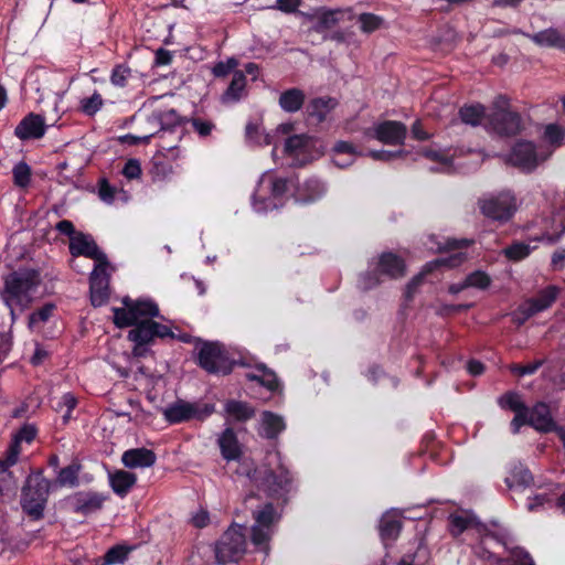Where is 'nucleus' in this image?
I'll use <instances>...</instances> for the list:
<instances>
[{
	"instance_id": "nucleus-1",
	"label": "nucleus",
	"mask_w": 565,
	"mask_h": 565,
	"mask_svg": "<svg viewBox=\"0 0 565 565\" xmlns=\"http://www.w3.org/2000/svg\"><path fill=\"white\" fill-rule=\"evenodd\" d=\"M370 268L358 276L356 286L362 291L377 288L385 280H398L406 276L405 259L394 252H383L370 262Z\"/></svg>"
},
{
	"instance_id": "nucleus-2",
	"label": "nucleus",
	"mask_w": 565,
	"mask_h": 565,
	"mask_svg": "<svg viewBox=\"0 0 565 565\" xmlns=\"http://www.w3.org/2000/svg\"><path fill=\"white\" fill-rule=\"evenodd\" d=\"M41 284V274L34 268H20L4 278L3 299L12 307H26L32 300V294Z\"/></svg>"
},
{
	"instance_id": "nucleus-3",
	"label": "nucleus",
	"mask_w": 565,
	"mask_h": 565,
	"mask_svg": "<svg viewBox=\"0 0 565 565\" xmlns=\"http://www.w3.org/2000/svg\"><path fill=\"white\" fill-rule=\"evenodd\" d=\"M269 467L255 469L248 473L252 481L270 497H279L291 488L292 477L279 452L268 457Z\"/></svg>"
},
{
	"instance_id": "nucleus-4",
	"label": "nucleus",
	"mask_w": 565,
	"mask_h": 565,
	"mask_svg": "<svg viewBox=\"0 0 565 565\" xmlns=\"http://www.w3.org/2000/svg\"><path fill=\"white\" fill-rule=\"evenodd\" d=\"M122 308L114 307V323L117 328L124 329L141 322L142 319H154L160 317V309L150 298L131 299L122 298Z\"/></svg>"
},
{
	"instance_id": "nucleus-5",
	"label": "nucleus",
	"mask_w": 565,
	"mask_h": 565,
	"mask_svg": "<svg viewBox=\"0 0 565 565\" xmlns=\"http://www.w3.org/2000/svg\"><path fill=\"white\" fill-rule=\"evenodd\" d=\"M254 523L250 527V541L256 551L269 554V542L275 533L280 514L271 503H266L253 512Z\"/></svg>"
},
{
	"instance_id": "nucleus-6",
	"label": "nucleus",
	"mask_w": 565,
	"mask_h": 565,
	"mask_svg": "<svg viewBox=\"0 0 565 565\" xmlns=\"http://www.w3.org/2000/svg\"><path fill=\"white\" fill-rule=\"evenodd\" d=\"M130 327L128 339L135 344L132 353H137L138 349L149 345L171 343L175 338V332L170 327L153 319H142L141 322Z\"/></svg>"
},
{
	"instance_id": "nucleus-7",
	"label": "nucleus",
	"mask_w": 565,
	"mask_h": 565,
	"mask_svg": "<svg viewBox=\"0 0 565 565\" xmlns=\"http://www.w3.org/2000/svg\"><path fill=\"white\" fill-rule=\"evenodd\" d=\"M51 481L41 475L30 477L22 491L21 505L23 511L35 520L43 516Z\"/></svg>"
},
{
	"instance_id": "nucleus-8",
	"label": "nucleus",
	"mask_w": 565,
	"mask_h": 565,
	"mask_svg": "<svg viewBox=\"0 0 565 565\" xmlns=\"http://www.w3.org/2000/svg\"><path fill=\"white\" fill-rule=\"evenodd\" d=\"M478 205L484 217L500 224L509 222L518 210L516 198L511 191L479 199Z\"/></svg>"
},
{
	"instance_id": "nucleus-9",
	"label": "nucleus",
	"mask_w": 565,
	"mask_h": 565,
	"mask_svg": "<svg viewBox=\"0 0 565 565\" xmlns=\"http://www.w3.org/2000/svg\"><path fill=\"white\" fill-rule=\"evenodd\" d=\"M245 527L231 526L215 544V558L217 564L226 565L237 562L246 552Z\"/></svg>"
},
{
	"instance_id": "nucleus-10",
	"label": "nucleus",
	"mask_w": 565,
	"mask_h": 565,
	"mask_svg": "<svg viewBox=\"0 0 565 565\" xmlns=\"http://www.w3.org/2000/svg\"><path fill=\"white\" fill-rule=\"evenodd\" d=\"M214 405L198 402H188L178 398L161 409L167 423L174 425L192 419L204 420L214 413Z\"/></svg>"
},
{
	"instance_id": "nucleus-11",
	"label": "nucleus",
	"mask_w": 565,
	"mask_h": 565,
	"mask_svg": "<svg viewBox=\"0 0 565 565\" xmlns=\"http://www.w3.org/2000/svg\"><path fill=\"white\" fill-rule=\"evenodd\" d=\"M466 260V255L462 253L454 254L449 257L436 258L426 263L422 270L415 275L406 285L404 290V298L406 301H412L418 288L423 285L424 279L434 271L445 267L455 268L460 266Z\"/></svg>"
},
{
	"instance_id": "nucleus-12",
	"label": "nucleus",
	"mask_w": 565,
	"mask_h": 565,
	"mask_svg": "<svg viewBox=\"0 0 565 565\" xmlns=\"http://www.w3.org/2000/svg\"><path fill=\"white\" fill-rule=\"evenodd\" d=\"M68 250L73 257L84 256L93 259L95 262L94 265H98V267L109 265L107 255L98 247L90 234L78 232L70 241Z\"/></svg>"
},
{
	"instance_id": "nucleus-13",
	"label": "nucleus",
	"mask_w": 565,
	"mask_h": 565,
	"mask_svg": "<svg viewBox=\"0 0 565 565\" xmlns=\"http://www.w3.org/2000/svg\"><path fill=\"white\" fill-rule=\"evenodd\" d=\"M109 265L98 267L94 265L93 271L89 275V294L90 303L93 307H102L106 305L110 297V273L108 271Z\"/></svg>"
},
{
	"instance_id": "nucleus-14",
	"label": "nucleus",
	"mask_w": 565,
	"mask_h": 565,
	"mask_svg": "<svg viewBox=\"0 0 565 565\" xmlns=\"http://www.w3.org/2000/svg\"><path fill=\"white\" fill-rule=\"evenodd\" d=\"M547 156L540 158L535 145L532 141L520 140L511 149L510 162L523 172H532L536 169L540 161Z\"/></svg>"
},
{
	"instance_id": "nucleus-15",
	"label": "nucleus",
	"mask_w": 565,
	"mask_h": 565,
	"mask_svg": "<svg viewBox=\"0 0 565 565\" xmlns=\"http://www.w3.org/2000/svg\"><path fill=\"white\" fill-rule=\"evenodd\" d=\"M526 416L529 426L541 433L557 430L559 437L565 443V430L562 428L557 429L547 404L539 402L532 408L527 407Z\"/></svg>"
},
{
	"instance_id": "nucleus-16",
	"label": "nucleus",
	"mask_w": 565,
	"mask_h": 565,
	"mask_svg": "<svg viewBox=\"0 0 565 565\" xmlns=\"http://www.w3.org/2000/svg\"><path fill=\"white\" fill-rule=\"evenodd\" d=\"M107 499V495L99 492L78 491L70 495L67 502L75 513L88 515L99 511Z\"/></svg>"
},
{
	"instance_id": "nucleus-17",
	"label": "nucleus",
	"mask_w": 565,
	"mask_h": 565,
	"mask_svg": "<svg viewBox=\"0 0 565 565\" xmlns=\"http://www.w3.org/2000/svg\"><path fill=\"white\" fill-rule=\"evenodd\" d=\"M193 362L214 375H227L233 371L234 365H247L242 359L230 360L228 355H193Z\"/></svg>"
},
{
	"instance_id": "nucleus-18",
	"label": "nucleus",
	"mask_w": 565,
	"mask_h": 565,
	"mask_svg": "<svg viewBox=\"0 0 565 565\" xmlns=\"http://www.w3.org/2000/svg\"><path fill=\"white\" fill-rule=\"evenodd\" d=\"M406 136V125L396 120H384L374 128V138L385 145H404Z\"/></svg>"
},
{
	"instance_id": "nucleus-19",
	"label": "nucleus",
	"mask_w": 565,
	"mask_h": 565,
	"mask_svg": "<svg viewBox=\"0 0 565 565\" xmlns=\"http://www.w3.org/2000/svg\"><path fill=\"white\" fill-rule=\"evenodd\" d=\"M491 124L499 135L507 137L516 136L523 129L521 115L509 109H501L494 113Z\"/></svg>"
},
{
	"instance_id": "nucleus-20",
	"label": "nucleus",
	"mask_w": 565,
	"mask_h": 565,
	"mask_svg": "<svg viewBox=\"0 0 565 565\" xmlns=\"http://www.w3.org/2000/svg\"><path fill=\"white\" fill-rule=\"evenodd\" d=\"M338 104V100L330 96L311 98L305 106L308 122L316 126L324 122Z\"/></svg>"
},
{
	"instance_id": "nucleus-21",
	"label": "nucleus",
	"mask_w": 565,
	"mask_h": 565,
	"mask_svg": "<svg viewBox=\"0 0 565 565\" xmlns=\"http://www.w3.org/2000/svg\"><path fill=\"white\" fill-rule=\"evenodd\" d=\"M46 126L43 116L28 114L14 129V136L22 141L40 139L45 135Z\"/></svg>"
},
{
	"instance_id": "nucleus-22",
	"label": "nucleus",
	"mask_w": 565,
	"mask_h": 565,
	"mask_svg": "<svg viewBox=\"0 0 565 565\" xmlns=\"http://www.w3.org/2000/svg\"><path fill=\"white\" fill-rule=\"evenodd\" d=\"M186 118L181 117L175 109L163 111H153L147 121L153 127L156 135L162 132H173L175 128L186 122Z\"/></svg>"
},
{
	"instance_id": "nucleus-23",
	"label": "nucleus",
	"mask_w": 565,
	"mask_h": 565,
	"mask_svg": "<svg viewBox=\"0 0 565 565\" xmlns=\"http://www.w3.org/2000/svg\"><path fill=\"white\" fill-rule=\"evenodd\" d=\"M324 192L326 186L321 180L316 177H311L302 183H299L292 195L296 202L310 204L321 199Z\"/></svg>"
},
{
	"instance_id": "nucleus-24",
	"label": "nucleus",
	"mask_w": 565,
	"mask_h": 565,
	"mask_svg": "<svg viewBox=\"0 0 565 565\" xmlns=\"http://www.w3.org/2000/svg\"><path fill=\"white\" fill-rule=\"evenodd\" d=\"M559 292L561 288L555 285L543 288L535 297L526 301V315L531 317L548 309L556 301Z\"/></svg>"
},
{
	"instance_id": "nucleus-25",
	"label": "nucleus",
	"mask_w": 565,
	"mask_h": 565,
	"mask_svg": "<svg viewBox=\"0 0 565 565\" xmlns=\"http://www.w3.org/2000/svg\"><path fill=\"white\" fill-rule=\"evenodd\" d=\"M180 341L193 345L192 353H228L224 343L218 341H203L185 332L175 333L171 341Z\"/></svg>"
},
{
	"instance_id": "nucleus-26",
	"label": "nucleus",
	"mask_w": 565,
	"mask_h": 565,
	"mask_svg": "<svg viewBox=\"0 0 565 565\" xmlns=\"http://www.w3.org/2000/svg\"><path fill=\"white\" fill-rule=\"evenodd\" d=\"M156 454L147 448H134L126 450L121 456V461L126 468H149L156 462Z\"/></svg>"
},
{
	"instance_id": "nucleus-27",
	"label": "nucleus",
	"mask_w": 565,
	"mask_h": 565,
	"mask_svg": "<svg viewBox=\"0 0 565 565\" xmlns=\"http://www.w3.org/2000/svg\"><path fill=\"white\" fill-rule=\"evenodd\" d=\"M527 38L539 46L565 52V32L556 28H548L537 33L527 34Z\"/></svg>"
},
{
	"instance_id": "nucleus-28",
	"label": "nucleus",
	"mask_w": 565,
	"mask_h": 565,
	"mask_svg": "<svg viewBox=\"0 0 565 565\" xmlns=\"http://www.w3.org/2000/svg\"><path fill=\"white\" fill-rule=\"evenodd\" d=\"M109 486L120 498H125L137 482V476L126 470L108 473Z\"/></svg>"
},
{
	"instance_id": "nucleus-29",
	"label": "nucleus",
	"mask_w": 565,
	"mask_h": 565,
	"mask_svg": "<svg viewBox=\"0 0 565 565\" xmlns=\"http://www.w3.org/2000/svg\"><path fill=\"white\" fill-rule=\"evenodd\" d=\"M306 102V94L298 87H292L280 93L278 98L279 107L289 114L299 111Z\"/></svg>"
},
{
	"instance_id": "nucleus-30",
	"label": "nucleus",
	"mask_w": 565,
	"mask_h": 565,
	"mask_svg": "<svg viewBox=\"0 0 565 565\" xmlns=\"http://www.w3.org/2000/svg\"><path fill=\"white\" fill-rule=\"evenodd\" d=\"M222 457L227 460H236L241 456V447L236 434L232 428H226L217 439Z\"/></svg>"
},
{
	"instance_id": "nucleus-31",
	"label": "nucleus",
	"mask_w": 565,
	"mask_h": 565,
	"mask_svg": "<svg viewBox=\"0 0 565 565\" xmlns=\"http://www.w3.org/2000/svg\"><path fill=\"white\" fill-rule=\"evenodd\" d=\"M402 530L401 514L396 510L385 513L380 523V534L384 541H395Z\"/></svg>"
},
{
	"instance_id": "nucleus-32",
	"label": "nucleus",
	"mask_w": 565,
	"mask_h": 565,
	"mask_svg": "<svg viewBox=\"0 0 565 565\" xmlns=\"http://www.w3.org/2000/svg\"><path fill=\"white\" fill-rule=\"evenodd\" d=\"M286 424L281 416L271 412H264L260 418L259 434L268 439L276 438L282 430Z\"/></svg>"
},
{
	"instance_id": "nucleus-33",
	"label": "nucleus",
	"mask_w": 565,
	"mask_h": 565,
	"mask_svg": "<svg viewBox=\"0 0 565 565\" xmlns=\"http://www.w3.org/2000/svg\"><path fill=\"white\" fill-rule=\"evenodd\" d=\"M290 185H294L292 180L281 177H275L270 180V198L267 199L268 203L265 204V209L273 207L277 209L282 205L281 201L286 198L289 192Z\"/></svg>"
},
{
	"instance_id": "nucleus-34",
	"label": "nucleus",
	"mask_w": 565,
	"mask_h": 565,
	"mask_svg": "<svg viewBox=\"0 0 565 565\" xmlns=\"http://www.w3.org/2000/svg\"><path fill=\"white\" fill-rule=\"evenodd\" d=\"M17 462L15 452L12 455H6L4 458H0V495L15 489L17 481L10 471V468Z\"/></svg>"
},
{
	"instance_id": "nucleus-35",
	"label": "nucleus",
	"mask_w": 565,
	"mask_h": 565,
	"mask_svg": "<svg viewBox=\"0 0 565 565\" xmlns=\"http://www.w3.org/2000/svg\"><path fill=\"white\" fill-rule=\"evenodd\" d=\"M505 483L510 489L526 488L533 483V476L523 463H514L505 477Z\"/></svg>"
},
{
	"instance_id": "nucleus-36",
	"label": "nucleus",
	"mask_w": 565,
	"mask_h": 565,
	"mask_svg": "<svg viewBox=\"0 0 565 565\" xmlns=\"http://www.w3.org/2000/svg\"><path fill=\"white\" fill-rule=\"evenodd\" d=\"M249 381H256L269 391H276L279 386L275 372L269 370L265 364H257L252 372L246 374Z\"/></svg>"
},
{
	"instance_id": "nucleus-37",
	"label": "nucleus",
	"mask_w": 565,
	"mask_h": 565,
	"mask_svg": "<svg viewBox=\"0 0 565 565\" xmlns=\"http://www.w3.org/2000/svg\"><path fill=\"white\" fill-rule=\"evenodd\" d=\"M224 412L236 422H246L255 415V409L248 403L236 399H228L224 405Z\"/></svg>"
},
{
	"instance_id": "nucleus-38",
	"label": "nucleus",
	"mask_w": 565,
	"mask_h": 565,
	"mask_svg": "<svg viewBox=\"0 0 565 565\" xmlns=\"http://www.w3.org/2000/svg\"><path fill=\"white\" fill-rule=\"evenodd\" d=\"M448 521L449 532L455 537L459 536L467 529L472 527L473 525L477 524L476 518L467 511L451 513L448 518Z\"/></svg>"
},
{
	"instance_id": "nucleus-39",
	"label": "nucleus",
	"mask_w": 565,
	"mask_h": 565,
	"mask_svg": "<svg viewBox=\"0 0 565 565\" xmlns=\"http://www.w3.org/2000/svg\"><path fill=\"white\" fill-rule=\"evenodd\" d=\"M36 436V428L33 425L25 424L20 430L13 436V439L6 452V455H12L15 452V459L19 460V456L21 454V443L25 441L30 444Z\"/></svg>"
},
{
	"instance_id": "nucleus-40",
	"label": "nucleus",
	"mask_w": 565,
	"mask_h": 565,
	"mask_svg": "<svg viewBox=\"0 0 565 565\" xmlns=\"http://www.w3.org/2000/svg\"><path fill=\"white\" fill-rule=\"evenodd\" d=\"M486 108L481 104L463 105L459 109V118L466 125L478 126L484 117Z\"/></svg>"
},
{
	"instance_id": "nucleus-41",
	"label": "nucleus",
	"mask_w": 565,
	"mask_h": 565,
	"mask_svg": "<svg viewBox=\"0 0 565 565\" xmlns=\"http://www.w3.org/2000/svg\"><path fill=\"white\" fill-rule=\"evenodd\" d=\"M246 86V76L243 71H234L233 78L225 90L223 98L227 100H239L243 90Z\"/></svg>"
},
{
	"instance_id": "nucleus-42",
	"label": "nucleus",
	"mask_w": 565,
	"mask_h": 565,
	"mask_svg": "<svg viewBox=\"0 0 565 565\" xmlns=\"http://www.w3.org/2000/svg\"><path fill=\"white\" fill-rule=\"evenodd\" d=\"M498 405L502 409H510L515 414L527 412V406L522 401L521 395L513 391L507 392L505 394L501 395L498 398Z\"/></svg>"
},
{
	"instance_id": "nucleus-43",
	"label": "nucleus",
	"mask_w": 565,
	"mask_h": 565,
	"mask_svg": "<svg viewBox=\"0 0 565 565\" xmlns=\"http://www.w3.org/2000/svg\"><path fill=\"white\" fill-rule=\"evenodd\" d=\"M531 246L520 241H514L502 250L504 257L511 262L523 260L531 254Z\"/></svg>"
},
{
	"instance_id": "nucleus-44",
	"label": "nucleus",
	"mask_w": 565,
	"mask_h": 565,
	"mask_svg": "<svg viewBox=\"0 0 565 565\" xmlns=\"http://www.w3.org/2000/svg\"><path fill=\"white\" fill-rule=\"evenodd\" d=\"M186 122L191 124L192 130L200 138H207L215 130L216 125L211 119H205L200 116H192L191 118L185 119Z\"/></svg>"
},
{
	"instance_id": "nucleus-45",
	"label": "nucleus",
	"mask_w": 565,
	"mask_h": 565,
	"mask_svg": "<svg viewBox=\"0 0 565 565\" xmlns=\"http://www.w3.org/2000/svg\"><path fill=\"white\" fill-rule=\"evenodd\" d=\"M31 168L25 161L18 162L12 169L13 183L18 188H28L31 183Z\"/></svg>"
},
{
	"instance_id": "nucleus-46",
	"label": "nucleus",
	"mask_w": 565,
	"mask_h": 565,
	"mask_svg": "<svg viewBox=\"0 0 565 565\" xmlns=\"http://www.w3.org/2000/svg\"><path fill=\"white\" fill-rule=\"evenodd\" d=\"M103 105L102 95L95 90L90 97L81 99L79 110L88 117H94L102 109Z\"/></svg>"
},
{
	"instance_id": "nucleus-47",
	"label": "nucleus",
	"mask_w": 565,
	"mask_h": 565,
	"mask_svg": "<svg viewBox=\"0 0 565 565\" xmlns=\"http://www.w3.org/2000/svg\"><path fill=\"white\" fill-rule=\"evenodd\" d=\"M342 13L341 10H323L317 17L316 31L322 32L324 30H329L339 23V15Z\"/></svg>"
},
{
	"instance_id": "nucleus-48",
	"label": "nucleus",
	"mask_w": 565,
	"mask_h": 565,
	"mask_svg": "<svg viewBox=\"0 0 565 565\" xmlns=\"http://www.w3.org/2000/svg\"><path fill=\"white\" fill-rule=\"evenodd\" d=\"M358 21L360 23L361 31L367 34L379 30L384 22L382 17L369 12L361 13L358 17Z\"/></svg>"
},
{
	"instance_id": "nucleus-49",
	"label": "nucleus",
	"mask_w": 565,
	"mask_h": 565,
	"mask_svg": "<svg viewBox=\"0 0 565 565\" xmlns=\"http://www.w3.org/2000/svg\"><path fill=\"white\" fill-rule=\"evenodd\" d=\"M466 286L468 288H477L480 290H486L491 285V277L483 270H475L466 276Z\"/></svg>"
},
{
	"instance_id": "nucleus-50",
	"label": "nucleus",
	"mask_w": 565,
	"mask_h": 565,
	"mask_svg": "<svg viewBox=\"0 0 565 565\" xmlns=\"http://www.w3.org/2000/svg\"><path fill=\"white\" fill-rule=\"evenodd\" d=\"M309 142L307 135H294L286 139L284 150L287 154H298L303 152Z\"/></svg>"
},
{
	"instance_id": "nucleus-51",
	"label": "nucleus",
	"mask_w": 565,
	"mask_h": 565,
	"mask_svg": "<svg viewBox=\"0 0 565 565\" xmlns=\"http://www.w3.org/2000/svg\"><path fill=\"white\" fill-rule=\"evenodd\" d=\"M543 137L552 147L557 148L565 139V129L557 124H548L545 126Z\"/></svg>"
},
{
	"instance_id": "nucleus-52",
	"label": "nucleus",
	"mask_w": 565,
	"mask_h": 565,
	"mask_svg": "<svg viewBox=\"0 0 565 565\" xmlns=\"http://www.w3.org/2000/svg\"><path fill=\"white\" fill-rule=\"evenodd\" d=\"M56 306L52 302L44 303L41 308L33 311L29 317L30 327L34 328L40 323L46 322L53 315Z\"/></svg>"
},
{
	"instance_id": "nucleus-53",
	"label": "nucleus",
	"mask_w": 565,
	"mask_h": 565,
	"mask_svg": "<svg viewBox=\"0 0 565 565\" xmlns=\"http://www.w3.org/2000/svg\"><path fill=\"white\" fill-rule=\"evenodd\" d=\"M131 76V68L127 64H117L110 74V83L124 88L128 84V78Z\"/></svg>"
},
{
	"instance_id": "nucleus-54",
	"label": "nucleus",
	"mask_w": 565,
	"mask_h": 565,
	"mask_svg": "<svg viewBox=\"0 0 565 565\" xmlns=\"http://www.w3.org/2000/svg\"><path fill=\"white\" fill-rule=\"evenodd\" d=\"M428 561L427 548L419 545L415 553L405 554L397 565H425Z\"/></svg>"
},
{
	"instance_id": "nucleus-55",
	"label": "nucleus",
	"mask_w": 565,
	"mask_h": 565,
	"mask_svg": "<svg viewBox=\"0 0 565 565\" xmlns=\"http://www.w3.org/2000/svg\"><path fill=\"white\" fill-rule=\"evenodd\" d=\"M78 467L71 465L58 472L57 482L60 486L75 487L78 484Z\"/></svg>"
},
{
	"instance_id": "nucleus-56",
	"label": "nucleus",
	"mask_w": 565,
	"mask_h": 565,
	"mask_svg": "<svg viewBox=\"0 0 565 565\" xmlns=\"http://www.w3.org/2000/svg\"><path fill=\"white\" fill-rule=\"evenodd\" d=\"M128 554H129V548L121 546V545L113 546L105 554V564L106 565L121 564L127 559Z\"/></svg>"
},
{
	"instance_id": "nucleus-57",
	"label": "nucleus",
	"mask_w": 565,
	"mask_h": 565,
	"mask_svg": "<svg viewBox=\"0 0 565 565\" xmlns=\"http://www.w3.org/2000/svg\"><path fill=\"white\" fill-rule=\"evenodd\" d=\"M237 65L238 61L235 57H228L225 62H217L212 68V74L217 78H224L232 72L234 73Z\"/></svg>"
},
{
	"instance_id": "nucleus-58",
	"label": "nucleus",
	"mask_w": 565,
	"mask_h": 565,
	"mask_svg": "<svg viewBox=\"0 0 565 565\" xmlns=\"http://www.w3.org/2000/svg\"><path fill=\"white\" fill-rule=\"evenodd\" d=\"M246 138L254 141L257 145H269V135H264L260 131V127L257 124L248 122L246 125Z\"/></svg>"
},
{
	"instance_id": "nucleus-59",
	"label": "nucleus",
	"mask_w": 565,
	"mask_h": 565,
	"mask_svg": "<svg viewBox=\"0 0 565 565\" xmlns=\"http://www.w3.org/2000/svg\"><path fill=\"white\" fill-rule=\"evenodd\" d=\"M488 537L498 541L499 543L504 545L509 551H511L512 547H510L509 544L511 543L512 537H511V533L507 529L500 527L494 531H489V530L484 529L483 540H486Z\"/></svg>"
},
{
	"instance_id": "nucleus-60",
	"label": "nucleus",
	"mask_w": 565,
	"mask_h": 565,
	"mask_svg": "<svg viewBox=\"0 0 565 565\" xmlns=\"http://www.w3.org/2000/svg\"><path fill=\"white\" fill-rule=\"evenodd\" d=\"M117 193L116 186L111 185L106 179L98 182V195L107 204H111Z\"/></svg>"
},
{
	"instance_id": "nucleus-61",
	"label": "nucleus",
	"mask_w": 565,
	"mask_h": 565,
	"mask_svg": "<svg viewBox=\"0 0 565 565\" xmlns=\"http://www.w3.org/2000/svg\"><path fill=\"white\" fill-rule=\"evenodd\" d=\"M156 136V131H149L142 136H136L132 134H127L119 137L120 143L128 146H138V145H147L150 142V139Z\"/></svg>"
},
{
	"instance_id": "nucleus-62",
	"label": "nucleus",
	"mask_w": 565,
	"mask_h": 565,
	"mask_svg": "<svg viewBox=\"0 0 565 565\" xmlns=\"http://www.w3.org/2000/svg\"><path fill=\"white\" fill-rule=\"evenodd\" d=\"M121 173L128 180L139 179L142 173L139 160L128 159L122 168Z\"/></svg>"
},
{
	"instance_id": "nucleus-63",
	"label": "nucleus",
	"mask_w": 565,
	"mask_h": 565,
	"mask_svg": "<svg viewBox=\"0 0 565 565\" xmlns=\"http://www.w3.org/2000/svg\"><path fill=\"white\" fill-rule=\"evenodd\" d=\"M420 154L434 162H438L446 166L450 163V159L446 154L430 147L423 148L420 150Z\"/></svg>"
},
{
	"instance_id": "nucleus-64",
	"label": "nucleus",
	"mask_w": 565,
	"mask_h": 565,
	"mask_svg": "<svg viewBox=\"0 0 565 565\" xmlns=\"http://www.w3.org/2000/svg\"><path fill=\"white\" fill-rule=\"evenodd\" d=\"M77 405V399L71 393L64 394L58 403L56 404V411L63 412V409L73 411Z\"/></svg>"
}]
</instances>
